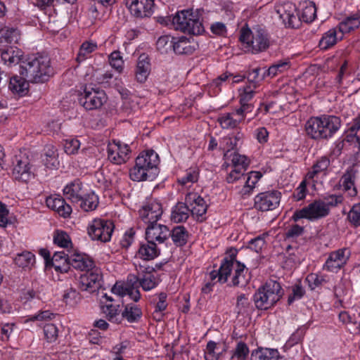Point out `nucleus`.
Returning a JSON list of instances; mask_svg holds the SVG:
<instances>
[{"label":"nucleus","instance_id":"obj_27","mask_svg":"<svg viewBox=\"0 0 360 360\" xmlns=\"http://www.w3.org/2000/svg\"><path fill=\"white\" fill-rule=\"evenodd\" d=\"M82 184L77 179L68 184L63 189L64 195L73 203H78L83 196L82 193Z\"/></svg>","mask_w":360,"mask_h":360},{"label":"nucleus","instance_id":"obj_15","mask_svg":"<svg viewBox=\"0 0 360 360\" xmlns=\"http://www.w3.org/2000/svg\"><path fill=\"white\" fill-rule=\"evenodd\" d=\"M102 274L98 269H90L79 277V288L82 291L90 293L98 290L101 286Z\"/></svg>","mask_w":360,"mask_h":360},{"label":"nucleus","instance_id":"obj_16","mask_svg":"<svg viewBox=\"0 0 360 360\" xmlns=\"http://www.w3.org/2000/svg\"><path fill=\"white\" fill-rule=\"evenodd\" d=\"M185 201L189 207L191 214L202 221L207 209L205 200L195 193H189L186 195Z\"/></svg>","mask_w":360,"mask_h":360},{"label":"nucleus","instance_id":"obj_13","mask_svg":"<svg viewBox=\"0 0 360 360\" xmlns=\"http://www.w3.org/2000/svg\"><path fill=\"white\" fill-rule=\"evenodd\" d=\"M281 198V192L269 191L257 195L255 198V207L262 212L273 210L279 205Z\"/></svg>","mask_w":360,"mask_h":360},{"label":"nucleus","instance_id":"obj_39","mask_svg":"<svg viewBox=\"0 0 360 360\" xmlns=\"http://www.w3.org/2000/svg\"><path fill=\"white\" fill-rule=\"evenodd\" d=\"M261 177L262 174L259 172H250L248 175L244 174L243 179L245 182L241 190V193L243 195L250 194Z\"/></svg>","mask_w":360,"mask_h":360},{"label":"nucleus","instance_id":"obj_56","mask_svg":"<svg viewBox=\"0 0 360 360\" xmlns=\"http://www.w3.org/2000/svg\"><path fill=\"white\" fill-rule=\"evenodd\" d=\"M109 61L110 65L117 72L122 71L124 61L120 51H113L109 56Z\"/></svg>","mask_w":360,"mask_h":360},{"label":"nucleus","instance_id":"obj_52","mask_svg":"<svg viewBox=\"0 0 360 360\" xmlns=\"http://www.w3.org/2000/svg\"><path fill=\"white\" fill-rule=\"evenodd\" d=\"M289 61L288 60H285L283 61H278L272 65H271L267 70V75H271V77L276 76L278 73H281L284 72L285 70L288 69L290 67Z\"/></svg>","mask_w":360,"mask_h":360},{"label":"nucleus","instance_id":"obj_19","mask_svg":"<svg viewBox=\"0 0 360 360\" xmlns=\"http://www.w3.org/2000/svg\"><path fill=\"white\" fill-rule=\"evenodd\" d=\"M171 232L167 226L156 223L148 224L146 230V239L153 243H164L170 236Z\"/></svg>","mask_w":360,"mask_h":360},{"label":"nucleus","instance_id":"obj_31","mask_svg":"<svg viewBox=\"0 0 360 360\" xmlns=\"http://www.w3.org/2000/svg\"><path fill=\"white\" fill-rule=\"evenodd\" d=\"M70 255L65 254L64 251L56 252L51 260V265L56 271L67 272L69 269Z\"/></svg>","mask_w":360,"mask_h":360},{"label":"nucleus","instance_id":"obj_35","mask_svg":"<svg viewBox=\"0 0 360 360\" xmlns=\"http://www.w3.org/2000/svg\"><path fill=\"white\" fill-rule=\"evenodd\" d=\"M99 203L98 197L94 192L83 195L80 200L77 203L84 212H91L95 210Z\"/></svg>","mask_w":360,"mask_h":360},{"label":"nucleus","instance_id":"obj_20","mask_svg":"<svg viewBox=\"0 0 360 360\" xmlns=\"http://www.w3.org/2000/svg\"><path fill=\"white\" fill-rule=\"evenodd\" d=\"M162 214L161 204L152 201L139 210V217L146 224L156 223Z\"/></svg>","mask_w":360,"mask_h":360},{"label":"nucleus","instance_id":"obj_60","mask_svg":"<svg viewBox=\"0 0 360 360\" xmlns=\"http://www.w3.org/2000/svg\"><path fill=\"white\" fill-rule=\"evenodd\" d=\"M45 166L49 169H56L59 165L58 160V154L56 151H51V155L45 154V158L43 159Z\"/></svg>","mask_w":360,"mask_h":360},{"label":"nucleus","instance_id":"obj_12","mask_svg":"<svg viewBox=\"0 0 360 360\" xmlns=\"http://www.w3.org/2000/svg\"><path fill=\"white\" fill-rule=\"evenodd\" d=\"M238 250L235 248H230L226 252V256L221 261L218 271H212L210 274L211 280L218 278V281L224 283L228 281L229 276L233 270V263L236 261Z\"/></svg>","mask_w":360,"mask_h":360},{"label":"nucleus","instance_id":"obj_17","mask_svg":"<svg viewBox=\"0 0 360 360\" xmlns=\"http://www.w3.org/2000/svg\"><path fill=\"white\" fill-rule=\"evenodd\" d=\"M351 252L348 248H342L332 252L327 259L324 268L330 271L341 269L349 259Z\"/></svg>","mask_w":360,"mask_h":360},{"label":"nucleus","instance_id":"obj_46","mask_svg":"<svg viewBox=\"0 0 360 360\" xmlns=\"http://www.w3.org/2000/svg\"><path fill=\"white\" fill-rule=\"evenodd\" d=\"M250 350L247 344L240 341L237 343L234 350L233 351L231 359L246 360L249 354Z\"/></svg>","mask_w":360,"mask_h":360},{"label":"nucleus","instance_id":"obj_38","mask_svg":"<svg viewBox=\"0 0 360 360\" xmlns=\"http://www.w3.org/2000/svg\"><path fill=\"white\" fill-rule=\"evenodd\" d=\"M170 232V236L176 246L181 247L187 243L188 233L183 226H177Z\"/></svg>","mask_w":360,"mask_h":360},{"label":"nucleus","instance_id":"obj_28","mask_svg":"<svg viewBox=\"0 0 360 360\" xmlns=\"http://www.w3.org/2000/svg\"><path fill=\"white\" fill-rule=\"evenodd\" d=\"M29 82L25 77L15 75L10 79L8 88L13 94L22 96L28 92Z\"/></svg>","mask_w":360,"mask_h":360},{"label":"nucleus","instance_id":"obj_23","mask_svg":"<svg viewBox=\"0 0 360 360\" xmlns=\"http://www.w3.org/2000/svg\"><path fill=\"white\" fill-rule=\"evenodd\" d=\"M70 266L79 271H90L94 267V262L85 254L74 252L70 255Z\"/></svg>","mask_w":360,"mask_h":360},{"label":"nucleus","instance_id":"obj_1","mask_svg":"<svg viewBox=\"0 0 360 360\" xmlns=\"http://www.w3.org/2000/svg\"><path fill=\"white\" fill-rule=\"evenodd\" d=\"M20 75L32 83H43L53 74L50 59L47 56L29 57L22 60Z\"/></svg>","mask_w":360,"mask_h":360},{"label":"nucleus","instance_id":"obj_55","mask_svg":"<svg viewBox=\"0 0 360 360\" xmlns=\"http://www.w3.org/2000/svg\"><path fill=\"white\" fill-rule=\"evenodd\" d=\"M53 242L61 248H68L71 244L70 236L65 231H57L53 236Z\"/></svg>","mask_w":360,"mask_h":360},{"label":"nucleus","instance_id":"obj_53","mask_svg":"<svg viewBox=\"0 0 360 360\" xmlns=\"http://www.w3.org/2000/svg\"><path fill=\"white\" fill-rule=\"evenodd\" d=\"M35 257L31 252H25L20 255H18L15 259V263L22 267H27L30 266H32L34 263Z\"/></svg>","mask_w":360,"mask_h":360},{"label":"nucleus","instance_id":"obj_49","mask_svg":"<svg viewBox=\"0 0 360 360\" xmlns=\"http://www.w3.org/2000/svg\"><path fill=\"white\" fill-rule=\"evenodd\" d=\"M63 299L67 304L74 306L80 301L81 297L75 289L70 288L65 291Z\"/></svg>","mask_w":360,"mask_h":360},{"label":"nucleus","instance_id":"obj_44","mask_svg":"<svg viewBox=\"0 0 360 360\" xmlns=\"http://www.w3.org/2000/svg\"><path fill=\"white\" fill-rule=\"evenodd\" d=\"M174 39V37L169 35L160 37L156 42L158 50L162 53H165L173 49Z\"/></svg>","mask_w":360,"mask_h":360},{"label":"nucleus","instance_id":"obj_34","mask_svg":"<svg viewBox=\"0 0 360 360\" xmlns=\"http://www.w3.org/2000/svg\"><path fill=\"white\" fill-rule=\"evenodd\" d=\"M142 316V311L135 304H127L121 314V320L126 319L129 323L139 322Z\"/></svg>","mask_w":360,"mask_h":360},{"label":"nucleus","instance_id":"obj_21","mask_svg":"<svg viewBox=\"0 0 360 360\" xmlns=\"http://www.w3.org/2000/svg\"><path fill=\"white\" fill-rule=\"evenodd\" d=\"M46 204L49 208L55 210L60 216L64 218L69 217L72 212L71 206L66 203L65 200L60 196L48 197L46 199Z\"/></svg>","mask_w":360,"mask_h":360},{"label":"nucleus","instance_id":"obj_18","mask_svg":"<svg viewBox=\"0 0 360 360\" xmlns=\"http://www.w3.org/2000/svg\"><path fill=\"white\" fill-rule=\"evenodd\" d=\"M136 271L140 276L139 287L145 291H149L158 285V280L154 275L155 269L151 266L139 265Z\"/></svg>","mask_w":360,"mask_h":360},{"label":"nucleus","instance_id":"obj_5","mask_svg":"<svg viewBox=\"0 0 360 360\" xmlns=\"http://www.w3.org/2000/svg\"><path fill=\"white\" fill-rule=\"evenodd\" d=\"M283 295L280 283L270 280L259 287L253 295V301L257 309L267 310L274 306Z\"/></svg>","mask_w":360,"mask_h":360},{"label":"nucleus","instance_id":"obj_37","mask_svg":"<svg viewBox=\"0 0 360 360\" xmlns=\"http://www.w3.org/2000/svg\"><path fill=\"white\" fill-rule=\"evenodd\" d=\"M338 32L336 28L330 29L325 32L319 43L320 49L326 50L336 44L338 39Z\"/></svg>","mask_w":360,"mask_h":360},{"label":"nucleus","instance_id":"obj_57","mask_svg":"<svg viewBox=\"0 0 360 360\" xmlns=\"http://www.w3.org/2000/svg\"><path fill=\"white\" fill-rule=\"evenodd\" d=\"M44 333L48 342H54L58 337V328L53 323H47L44 326Z\"/></svg>","mask_w":360,"mask_h":360},{"label":"nucleus","instance_id":"obj_58","mask_svg":"<svg viewBox=\"0 0 360 360\" xmlns=\"http://www.w3.org/2000/svg\"><path fill=\"white\" fill-rule=\"evenodd\" d=\"M216 349H217V343L214 341L208 342L205 354V360H218L219 352H216Z\"/></svg>","mask_w":360,"mask_h":360},{"label":"nucleus","instance_id":"obj_48","mask_svg":"<svg viewBox=\"0 0 360 360\" xmlns=\"http://www.w3.org/2000/svg\"><path fill=\"white\" fill-rule=\"evenodd\" d=\"M198 170L196 168H190L186 170V172L184 176L178 179V182L184 186H186L187 184L195 183L198 179Z\"/></svg>","mask_w":360,"mask_h":360},{"label":"nucleus","instance_id":"obj_30","mask_svg":"<svg viewBox=\"0 0 360 360\" xmlns=\"http://www.w3.org/2000/svg\"><path fill=\"white\" fill-rule=\"evenodd\" d=\"M355 179V172L350 169L347 170L340 180V184L343 187L344 191L351 197H354L357 194V190L354 185Z\"/></svg>","mask_w":360,"mask_h":360},{"label":"nucleus","instance_id":"obj_42","mask_svg":"<svg viewBox=\"0 0 360 360\" xmlns=\"http://www.w3.org/2000/svg\"><path fill=\"white\" fill-rule=\"evenodd\" d=\"M139 287L136 288H122V286H117V284L114 285L112 290L114 293L119 295L124 296L128 295L131 300L134 302H138L140 300L141 294L139 290Z\"/></svg>","mask_w":360,"mask_h":360},{"label":"nucleus","instance_id":"obj_45","mask_svg":"<svg viewBox=\"0 0 360 360\" xmlns=\"http://www.w3.org/2000/svg\"><path fill=\"white\" fill-rule=\"evenodd\" d=\"M119 305L112 304H107L103 307V312L105 314L109 321L112 323H121V314H120Z\"/></svg>","mask_w":360,"mask_h":360},{"label":"nucleus","instance_id":"obj_10","mask_svg":"<svg viewBox=\"0 0 360 360\" xmlns=\"http://www.w3.org/2000/svg\"><path fill=\"white\" fill-rule=\"evenodd\" d=\"M113 229L111 221L97 218L89 224L87 233L91 240L105 243L110 241Z\"/></svg>","mask_w":360,"mask_h":360},{"label":"nucleus","instance_id":"obj_22","mask_svg":"<svg viewBox=\"0 0 360 360\" xmlns=\"http://www.w3.org/2000/svg\"><path fill=\"white\" fill-rule=\"evenodd\" d=\"M1 58L4 63L12 66L21 63L24 60L22 51L17 47L10 46L1 51Z\"/></svg>","mask_w":360,"mask_h":360},{"label":"nucleus","instance_id":"obj_40","mask_svg":"<svg viewBox=\"0 0 360 360\" xmlns=\"http://www.w3.org/2000/svg\"><path fill=\"white\" fill-rule=\"evenodd\" d=\"M330 165V160L326 157H322L312 167L306 175V179H314L319 174L325 172Z\"/></svg>","mask_w":360,"mask_h":360},{"label":"nucleus","instance_id":"obj_62","mask_svg":"<svg viewBox=\"0 0 360 360\" xmlns=\"http://www.w3.org/2000/svg\"><path fill=\"white\" fill-rule=\"evenodd\" d=\"M250 302L248 298L245 294L238 296L236 302V309L238 314L245 313L248 311Z\"/></svg>","mask_w":360,"mask_h":360},{"label":"nucleus","instance_id":"obj_59","mask_svg":"<svg viewBox=\"0 0 360 360\" xmlns=\"http://www.w3.org/2000/svg\"><path fill=\"white\" fill-rule=\"evenodd\" d=\"M80 147V142L77 139H67L64 143L65 152L68 155H73L77 153Z\"/></svg>","mask_w":360,"mask_h":360},{"label":"nucleus","instance_id":"obj_14","mask_svg":"<svg viewBox=\"0 0 360 360\" xmlns=\"http://www.w3.org/2000/svg\"><path fill=\"white\" fill-rule=\"evenodd\" d=\"M131 150L128 144L120 140H113L108 146V158L116 165H121L129 158Z\"/></svg>","mask_w":360,"mask_h":360},{"label":"nucleus","instance_id":"obj_8","mask_svg":"<svg viewBox=\"0 0 360 360\" xmlns=\"http://www.w3.org/2000/svg\"><path fill=\"white\" fill-rule=\"evenodd\" d=\"M12 174L15 180L27 183L34 178V169L26 150L20 151L13 162Z\"/></svg>","mask_w":360,"mask_h":360},{"label":"nucleus","instance_id":"obj_33","mask_svg":"<svg viewBox=\"0 0 360 360\" xmlns=\"http://www.w3.org/2000/svg\"><path fill=\"white\" fill-rule=\"evenodd\" d=\"M190 209L185 202H178L171 213V220L174 223H181L186 221L190 214Z\"/></svg>","mask_w":360,"mask_h":360},{"label":"nucleus","instance_id":"obj_3","mask_svg":"<svg viewBox=\"0 0 360 360\" xmlns=\"http://www.w3.org/2000/svg\"><path fill=\"white\" fill-rule=\"evenodd\" d=\"M158 155L155 151L141 153L129 171L130 179L134 181H153L158 174Z\"/></svg>","mask_w":360,"mask_h":360},{"label":"nucleus","instance_id":"obj_51","mask_svg":"<svg viewBox=\"0 0 360 360\" xmlns=\"http://www.w3.org/2000/svg\"><path fill=\"white\" fill-rule=\"evenodd\" d=\"M347 219L355 227L360 226V202L354 204L347 214Z\"/></svg>","mask_w":360,"mask_h":360},{"label":"nucleus","instance_id":"obj_36","mask_svg":"<svg viewBox=\"0 0 360 360\" xmlns=\"http://www.w3.org/2000/svg\"><path fill=\"white\" fill-rule=\"evenodd\" d=\"M139 257L144 260H151L158 257L160 254L157 245L153 241L147 240L146 243L142 244L139 249Z\"/></svg>","mask_w":360,"mask_h":360},{"label":"nucleus","instance_id":"obj_41","mask_svg":"<svg viewBox=\"0 0 360 360\" xmlns=\"http://www.w3.org/2000/svg\"><path fill=\"white\" fill-rule=\"evenodd\" d=\"M195 49V47L191 44V42L186 37H182L174 42L173 50L177 54L189 55L193 53Z\"/></svg>","mask_w":360,"mask_h":360},{"label":"nucleus","instance_id":"obj_26","mask_svg":"<svg viewBox=\"0 0 360 360\" xmlns=\"http://www.w3.org/2000/svg\"><path fill=\"white\" fill-rule=\"evenodd\" d=\"M150 72V63L148 56L141 54L138 59L135 77L137 82L143 83L146 82Z\"/></svg>","mask_w":360,"mask_h":360},{"label":"nucleus","instance_id":"obj_64","mask_svg":"<svg viewBox=\"0 0 360 360\" xmlns=\"http://www.w3.org/2000/svg\"><path fill=\"white\" fill-rule=\"evenodd\" d=\"M304 331L303 329L299 328L295 333H293L290 338L285 343L286 347H290L295 344H297L302 340L304 337Z\"/></svg>","mask_w":360,"mask_h":360},{"label":"nucleus","instance_id":"obj_63","mask_svg":"<svg viewBox=\"0 0 360 360\" xmlns=\"http://www.w3.org/2000/svg\"><path fill=\"white\" fill-rule=\"evenodd\" d=\"M238 137H224L223 139V144L224 146L222 148L223 150L227 149L226 152L224 154V158L227 159L228 158V153L230 151V150L233 149L237 144Z\"/></svg>","mask_w":360,"mask_h":360},{"label":"nucleus","instance_id":"obj_61","mask_svg":"<svg viewBox=\"0 0 360 360\" xmlns=\"http://www.w3.org/2000/svg\"><path fill=\"white\" fill-rule=\"evenodd\" d=\"M304 290L300 284L292 286V294L289 295L288 302L292 304L295 300H299L304 295Z\"/></svg>","mask_w":360,"mask_h":360},{"label":"nucleus","instance_id":"obj_54","mask_svg":"<svg viewBox=\"0 0 360 360\" xmlns=\"http://www.w3.org/2000/svg\"><path fill=\"white\" fill-rule=\"evenodd\" d=\"M1 38L8 43L17 42L19 39V33L14 28H4L0 31Z\"/></svg>","mask_w":360,"mask_h":360},{"label":"nucleus","instance_id":"obj_32","mask_svg":"<svg viewBox=\"0 0 360 360\" xmlns=\"http://www.w3.org/2000/svg\"><path fill=\"white\" fill-rule=\"evenodd\" d=\"M360 26V15L355 14L346 18L343 21L340 22L338 30L340 35L339 38L341 39L343 34L349 32Z\"/></svg>","mask_w":360,"mask_h":360},{"label":"nucleus","instance_id":"obj_50","mask_svg":"<svg viewBox=\"0 0 360 360\" xmlns=\"http://www.w3.org/2000/svg\"><path fill=\"white\" fill-rule=\"evenodd\" d=\"M218 121L223 129H233L237 127L241 120L233 119L231 114L228 113L219 117Z\"/></svg>","mask_w":360,"mask_h":360},{"label":"nucleus","instance_id":"obj_2","mask_svg":"<svg viewBox=\"0 0 360 360\" xmlns=\"http://www.w3.org/2000/svg\"><path fill=\"white\" fill-rule=\"evenodd\" d=\"M340 126V119L336 116L312 117L305 124V131L307 136L312 139L325 140L331 138Z\"/></svg>","mask_w":360,"mask_h":360},{"label":"nucleus","instance_id":"obj_11","mask_svg":"<svg viewBox=\"0 0 360 360\" xmlns=\"http://www.w3.org/2000/svg\"><path fill=\"white\" fill-rule=\"evenodd\" d=\"M107 101V96L103 90L91 88L85 89L79 98V103L86 110H92L100 108Z\"/></svg>","mask_w":360,"mask_h":360},{"label":"nucleus","instance_id":"obj_7","mask_svg":"<svg viewBox=\"0 0 360 360\" xmlns=\"http://www.w3.org/2000/svg\"><path fill=\"white\" fill-rule=\"evenodd\" d=\"M172 25L176 30L193 35L200 34L204 31L198 14L193 10L177 12L172 19Z\"/></svg>","mask_w":360,"mask_h":360},{"label":"nucleus","instance_id":"obj_43","mask_svg":"<svg viewBox=\"0 0 360 360\" xmlns=\"http://www.w3.org/2000/svg\"><path fill=\"white\" fill-rule=\"evenodd\" d=\"M230 156L231 157V160L233 168L239 169L243 172H245L248 169L250 161L246 156L240 155L236 152L231 153Z\"/></svg>","mask_w":360,"mask_h":360},{"label":"nucleus","instance_id":"obj_6","mask_svg":"<svg viewBox=\"0 0 360 360\" xmlns=\"http://www.w3.org/2000/svg\"><path fill=\"white\" fill-rule=\"evenodd\" d=\"M240 40L246 44L248 51L254 54L266 51L270 45L267 32L260 27L254 28L253 30L243 27L240 30Z\"/></svg>","mask_w":360,"mask_h":360},{"label":"nucleus","instance_id":"obj_47","mask_svg":"<svg viewBox=\"0 0 360 360\" xmlns=\"http://www.w3.org/2000/svg\"><path fill=\"white\" fill-rule=\"evenodd\" d=\"M97 46L96 44L89 41L84 42L79 49L77 56V61L81 63L86 58L87 55L94 51Z\"/></svg>","mask_w":360,"mask_h":360},{"label":"nucleus","instance_id":"obj_25","mask_svg":"<svg viewBox=\"0 0 360 360\" xmlns=\"http://www.w3.org/2000/svg\"><path fill=\"white\" fill-rule=\"evenodd\" d=\"M233 269H234V273L231 279V285L233 286H245L250 278L248 275V269H246L245 264L236 259Z\"/></svg>","mask_w":360,"mask_h":360},{"label":"nucleus","instance_id":"obj_4","mask_svg":"<svg viewBox=\"0 0 360 360\" xmlns=\"http://www.w3.org/2000/svg\"><path fill=\"white\" fill-rule=\"evenodd\" d=\"M276 12L286 27L295 28L299 26L301 20L305 22H312L316 18V9L315 5L310 2L303 8L300 15H298L295 5L287 2L278 6Z\"/></svg>","mask_w":360,"mask_h":360},{"label":"nucleus","instance_id":"obj_29","mask_svg":"<svg viewBox=\"0 0 360 360\" xmlns=\"http://www.w3.org/2000/svg\"><path fill=\"white\" fill-rule=\"evenodd\" d=\"M251 360H284L277 349L258 348L252 352Z\"/></svg>","mask_w":360,"mask_h":360},{"label":"nucleus","instance_id":"obj_24","mask_svg":"<svg viewBox=\"0 0 360 360\" xmlns=\"http://www.w3.org/2000/svg\"><path fill=\"white\" fill-rule=\"evenodd\" d=\"M154 3L145 1V0H134L129 10L131 14L138 18L149 17L153 13Z\"/></svg>","mask_w":360,"mask_h":360},{"label":"nucleus","instance_id":"obj_9","mask_svg":"<svg viewBox=\"0 0 360 360\" xmlns=\"http://www.w3.org/2000/svg\"><path fill=\"white\" fill-rule=\"evenodd\" d=\"M329 212L330 209L323 200H314L302 209L297 210L292 216V219L295 221L300 219L315 221L326 217Z\"/></svg>","mask_w":360,"mask_h":360}]
</instances>
